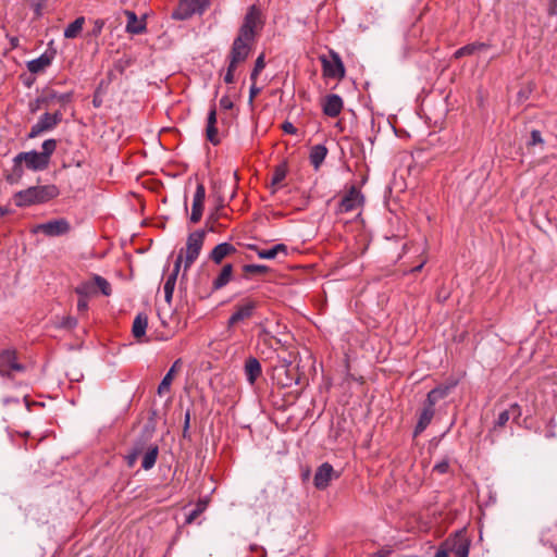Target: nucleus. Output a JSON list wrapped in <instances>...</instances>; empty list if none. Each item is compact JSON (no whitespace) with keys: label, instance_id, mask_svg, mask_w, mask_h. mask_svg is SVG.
<instances>
[{"label":"nucleus","instance_id":"obj_50","mask_svg":"<svg viewBox=\"0 0 557 557\" xmlns=\"http://www.w3.org/2000/svg\"><path fill=\"white\" fill-rule=\"evenodd\" d=\"M282 128L286 134L294 135L297 133V128L290 122L283 123Z\"/></svg>","mask_w":557,"mask_h":557},{"label":"nucleus","instance_id":"obj_25","mask_svg":"<svg viewBox=\"0 0 557 557\" xmlns=\"http://www.w3.org/2000/svg\"><path fill=\"white\" fill-rule=\"evenodd\" d=\"M250 249H253L261 259H274L278 253L287 255V246L284 244H277L270 249H260L252 245Z\"/></svg>","mask_w":557,"mask_h":557},{"label":"nucleus","instance_id":"obj_9","mask_svg":"<svg viewBox=\"0 0 557 557\" xmlns=\"http://www.w3.org/2000/svg\"><path fill=\"white\" fill-rule=\"evenodd\" d=\"M253 42L255 41L251 39L244 38L242 35H237L231 51L230 62L232 63V66H237L247 59Z\"/></svg>","mask_w":557,"mask_h":557},{"label":"nucleus","instance_id":"obj_57","mask_svg":"<svg viewBox=\"0 0 557 557\" xmlns=\"http://www.w3.org/2000/svg\"><path fill=\"white\" fill-rule=\"evenodd\" d=\"M203 132H205L206 138L209 139V116L207 117V123H206Z\"/></svg>","mask_w":557,"mask_h":557},{"label":"nucleus","instance_id":"obj_54","mask_svg":"<svg viewBox=\"0 0 557 557\" xmlns=\"http://www.w3.org/2000/svg\"><path fill=\"white\" fill-rule=\"evenodd\" d=\"M220 102L224 109H231L233 107V102L228 98H222Z\"/></svg>","mask_w":557,"mask_h":557},{"label":"nucleus","instance_id":"obj_62","mask_svg":"<svg viewBox=\"0 0 557 557\" xmlns=\"http://www.w3.org/2000/svg\"><path fill=\"white\" fill-rule=\"evenodd\" d=\"M8 213V210L3 207H0V218L4 216Z\"/></svg>","mask_w":557,"mask_h":557},{"label":"nucleus","instance_id":"obj_58","mask_svg":"<svg viewBox=\"0 0 557 557\" xmlns=\"http://www.w3.org/2000/svg\"><path fill=\"white\" fill-rule=\"evenodd\" d=\"M96 24H97V26H96L95 32H96V33H100V32H101V29H102V26H103V22H99V21H98Z\"/></svg>","mask_w":557,"mask_h":557},{"label":"nucleus","instance_id":"obj_44","mask_svg":"<svg viewBox=\"0 0 557 557\" xmlns=\"http://www.w3.org/2000/svg\"><path fill=\"white\" fill-rule=\"evenodd\" d=\"M214 123H215V112L211 111V136H210L211 145L219 144V139L216 138V129L214 127Z\"/></svg>","mask_w":557,"mask_h":557},{"label":"nucleus","instance_id":"obj_35","mask_svg":"<svg viewBox=\"0 0 557 557\" xmlns=\"http://www.w3.org/2000/svg\"><path fill=\"white\" fill-rule=\"evenodd\" d=\"M207 506H208V500L207 499H200L196 504V506L191 510H189L187 512L185 522L187 524L194 523L198 519V517L206 511Z\"/></svg>","mask_w":557,"mask_h":557},{"label":"nucleus","instance_id":"obj_1","mask_svg":"<svg viewBox=\"0 0 557 557\" xmlns=\"http://www.w3.org/2000/svg\"><path fill=\"white\" fill-rule=\"evenodd\" d=\"M207 227H209V219L206 221L205 228L189 231L185 247L178 252L175 263L176 270L180 268V263L184 262V269L186 271L198 259L207 238Z\"/></svg>","mask_w":557,"mask_h":557},{"label":"nucleus","instance_id":"obj_2","mask_svg":"<svg viewBox=\"0 0 557 557\" xmlns=\"http://www.w3.org/2000/svg\"><path fill=\"white\" fill-rule=\"evenodd\" d=\"M58 195L59 189L55 185H39L17 191L14 194L13 199L17 207H28L47 202L55 198Z\"/></svg>","mask_w":557,"mask_h":557},{"label":"nucleus","instance_id":"obj_59","mask_svg":"<svg viewBox=\"0 0 557 557\" xmlns=\"http://www.w3.org/2000/svg\"><path fill=\"white\" fill-rule=\"evenodd\" d=\"M40 108H45V106H44V104H39V103H38V99H37V100H36V104H35V107H33V108H32V111L34 112V111H36V110H38V109H40Z\"/></svg>","mask_w":557,"mask_h":557},{"label":"nucleus","instance_id":"obj_12","mask_svg":"<svg viewBox=\"0 0 557 557\" xmlns=\"http://www.w3.org/2000/svg\"><path fill=\"white\" fill-rule=\"evenodd\" d=\"M205 199L206 187L202 183H199L193 197L191 212L188 218L190 224H197L200 222L205 210Z\"/></svg>","mask_w":557,"mask_h":557},{"label":"nucleus","instance_id":"obj_42","mask_svg":"<svg viewBox=\"0 0 557 557\" xmlns=\"http://www.w3.org/2000/svg\"><path fill=\"white\" fill-rule=\"evenodd\" d=\"M243 270L246 274L261 275L267 273L269 271V268L263 264H246L244 265Z\"/></svg>","mask_w":557,"mask_h":557},{"label":"nucleus","instance_id":"obj_60","mask_svg":"<svg viewBox=\"0 0 557 557\" xmlns=\"http://www.w3.org/2000/svg\"><path fill=\"white\" fill-rule=\"evenodd\" d=\"M423 264H424V262L420 263L419 265H417L416 268H413L411 271H412V272H419V271H421V269L423 268Z\"/></svg>","mask_w":557,"mask_h":557},{"label":"nucleus","instance_id":"obj_49","mask_svg":"<svg viewBox=\"0 0 557 557\" xmlns=\"http://www.w3.org/2000/svg\"><path fill=\"white\" fill-rule=\"evenodd\" d=\"M237 66H232V63L230 62L228 69L224 75L225 83H233L234 81V71Z\"/></svg>","mask_w":557,"mask_h":557},{"label":"nucleus","instance_id":"obj_45","mask_svg":"<svg viewBox=\"0 0 557 557\" xmlns=\"http://www.w3.org/2000/svg\"><path fill=\"white\" fill-rule=\"evenodd\" d=\"M448 469H449V463L447 460H443L441 462H437L434 468H433V471L440 473V474H444L446 472H448Z\"/></svg>","mask_w":557,"mask_h":557},{"label":"nucleus","instance_id":"obj_38","mask_svg":"<svg viewBox=\"0 0 557 557\" xmlns=\"http://www.w3.org/2000/svg\"><path fill=\"white\" fill-rule=\"evenodd\" d=\"M175 283H176V273L168 276V278L164 283V286H163L164 298L168 304H171V301H172Z\"/></svg>","mask_w":557,"mask_h":557},{"label":"nucleus","instance_id":"obj_21","mask_svg":"<svg viewBox=\"0 0 557 557\" xmlns=\"http://www.w3.org/2000/svg\"><path fill=\"white\" fill-rule=\"evenodd\" d=\"M434 417V406H431L425 401V405L420 413L418 423L414 428V435L422 433L428 425L431 423Z\"/></svg>","mask_w":557,"mask_h":557},{"label":"nucleus","instance_id":"obj_22","mask_svg":"<svg viewBox=\"0 0 557 557\" xmlns=\"http://www.w3.org/2000/svg\"><path fill=\"white\" fill-rule=\"evenodd\" d=\"M236 252V248L230 243H222L216 245L211 250V260L215 263H221L222 260Z\"/></svg>","mask_w":557,"mask_h":557},{"label":"nucleus","instance_id":"obj_36","mask_svg":"<svg viewBox=\"0 0 557 557\" xmlns=\"http://www.w3.org/2000/svg\"><path fill=\"white\" fill-rule=\"evenodd\" d=\"M85 24V17L79 16L74 22H72L64 30L65 38H76L79 33L83 30V26Z\"/></svg>","mask_w":557,"mask_h":557},{"label":"nucleus","instance_id":"obj_53","mask_svg":"<svg viewBox=\"0 0 557 557\" xmlns=\"http://www.w3.org/2000/svg\"><path fill=\"white\" fill-rule=\"evenodd\" d=\"M20 178H17V171H15V168L13 169V173L7 176V181L10 184L16 183Z\"/></svg>","mask_w":557,"mask_h":557},{"label":"nucleus","instance_id":"obj_48","mask_svg":"<svg viewBox=\"0 0 557 557\" xmlns=\"http://www.w3.org/2000/svg\"><path fill=\"white\" fill-rule=\"evenodd\" d=\"M257 81L252 82L251 86H250V91H249V102L252 103L255 97L261 91V89L257 86L256 84Z\"/></svg>","mask_w":557,"mask_h":557},{"label":"nucleus","instance_id":"obj_15","mask_svg":"<svg viewBox=\"0 0 557 557\" xmlns=\"http://www.w3.org/2000/svg\"><path fill=\"white\" fill-rule=\"evenodd\" d=\"M72 92L60 94L53 89H46L38 97V103L44 104L45 108H50L53 104L66 106L72 100Z\"/></svg>","mask_w":557,"mask_h":557},{"label":"nucleus","instance_id":"obj_51","mask_svg":"<svg viewBox=\"0 0 557 557\" xmlns=\"http://www.w3.org/2000/svg\"><path fill=\"white\" fill-rule=\"evenodd\" d=\"M87 297H79L78 299V302H77V309L78 311L81 312H85L88 308V302H87Z\"/></svg>","mask_w":557,"mask_h":557},{"label":"nucleus","instance_id":"obj_30","mask_svg":"<svg viewBox=\"0 0 557 557\" xmlns=\"http://www.w3.org/2000/svg\"><path fill=\"white\" fill-rule=\"evenodd\" d=\"M327 154V149L323 145H315L310 150V162L315 170H318L323 163Z\"/></svg>","mask_w":557,"mask_h":557},{"label":"nucleus","instance_id":"obj_18","mask_svg":"<svg viewBox=\"0 0 557 557\" xmlns=\"http://www.w3.org/2000/svg\"><path fill=\"white\" fill-rule=\"evenodd\" d=\"M183 362L182 359H177L174 361L168 373L162 379L161 383L158 386V394L160 396L170 392V386L175 377V375L182 370Z\"/></svg>","mask_w":557,"mask_h":557},{"label":"nucleus","instance_id":"obj_56","mask_svg":"<svg viewBox=\"0 0 557 557\" xmlns=\"http://www.w3.org/2000/svg\"><path fill=\"white\" fill-rule=\"evenodd\" d=\"M45 2L46 0H38L35 4V10L38 14L40 13L41 8L45 5Z\"/></svg>","mask_w":557,"mask_h":557},{"label":"nucleus","instance_id":"obj_55","mask_svg":"<svg viewBox=\"0 0 557 557\" xmlns=\"http://www.w3.org/2000/svg\"><path fill=\"white\" fill-rule=\"evenodd\" d=\"M434 557H449V554L447 553V550L442 545L441 548L437 550V553L435 554Z\"/></svg>","mask_w":557,"mask_h":557},{"label":"nucleus","instance_id":"obj_29","mask_svg":"<svg viewBox=\"0 0 557 557\" xmlns=\"http://www.w3.org/2000/svg\"><path fill=\"white\" fill-rule=\"evenodd\" d=\"M159 455V447L156 444H149L145 454L143 455L141 467L145 470H150L157 461Z\"/></svg>","mask_w":557,"mask_h":557},{"label":"nucleus","instance_id":"obj_14","mask_svg":"<svg viewBox=\"0 0 557 557\" xmlns=\"http://www.w3.org/2000/svg\"><path fill=\"white\" fill-rule=\"evenodd\" d=\"M258 302L251 299H244L236 305L234 313L228 319V325H235L238 322L250 319L257 308Z\"/></svg>","mask_w":557,"mask_h":557},{"label":"nucleus","instance_id":"obj_8","mask_svg":"<svg viewBox=\"0 0 557 557\" xmlns=\"http://www.w3.org/2000/svg\"><path fill=\"white\" fill-rule=\"evenodd\" d=\"M62 121V113L57 111L54 113H45L34 124L28 134L29 138H35L44 133L50 132L55 128Z\"/></svg>","mask_w":557,"mask_h":557},{"label":"nucleus","instance_id":"obj_3","mask_svg":"<svg viewBox=\"0 0 557 557\" xmlns=\"http://www.w3.org/2000/svg\"><path fill=\"white\" fill-rule=\"evenodd\" d=\"M263 24L264 22L262 20L261 11L253 4L248 9L245 15L238 35L255 41L258 33L262 29Z\"/></svg>","mask_w":557,"mask_h":557},{"label":"nucleus","instance_id":"obj_24","mask_svg":"<svg viewBox=\"0 0 557 557\" xmlns=\"http://www.w3.org/2000/svg\"><path fill=\"white\" fill-rule=\"evenodd\" d=\"M127 18L126 32L129 34H141L146 30V24L144 21L138 20L137 15L133 11H125Z\"/></svg>","mask_w":557,"mask_h":557},{"label":"nucleus","instance_id":"obj_28","mask_svg":"<svg viewBox=\"0 0 557 557\" xmlns=\"http://www.w3.org/2000/svg\"><path fill=\"white\" fill-rule=\"evenodd\" d=\"M147 325H148V317L145 313H138L135 317L133 326H132L133 336L137 341H141V338L145 336Z\"/></svg>","mask_w":557,"mask_h":557},{"label":"nucleus","instance_id":"obj_16","mask_svg":"<svg viewBox=\"0 0 557 557\" xmlns=\"http://www.w3.org/2000/svg\"><path fill=\"white\" fill-rule=\"evenodd\" d=\"M337 476L338 475H335L332 465L324 462L317 469L313 478V484L318 490H325L330 482Z\"/></svg>","mask_w":557,"mask_h":557},{"label":"nucleus","instance_id":"obj_32","mask_svg":"<svg viewBox=\"0 0 557 557\" xmlns=\"http://www.w3.org/2000/svg\"><path fill=\"white\" fill-rule=\"evenodd\" d=\"M148 445L145 441H138L134 444L131 453L126 456L128 467L135 466L138 457H143Z\"/></svg>","mask_w":557,"mask_h":557},{"label":"nucleus","instance_id":"obj_37","mask_svg":"<svg viewBox=\"0 0 557 557\" xmlns=\"http://www.w3.org/2000/svg\"><path fill=\"white\" fill-rule=\"evenodd\" d=\"M75 292L82 297H89L91 295H95L97 293L95 276L89 281L81 283L75 288Z\"/></svg>","mask_w":557,"mask_h":557},{"label":"nucleus","instance_id":"obj_4","mask_svg":"<svg viewBox=\"0 0 557 557\" xmlns=\"http://www.w3.org/2000/svg\"><path fill=\"white\" fill-rule=\"evenodd\" d=\"M15 163V171H17V178H21L23 170L22 163L33 171H42L48 168L49 162L37 151L20 152L13 159Z\"/></svg>","mask_w":557,"mask_h":557},{"label":"nucleus","instance_id":"obj_26","mask_svg":"<svg viewBox=\"0 0 557 557\" xmlns=\"http://www.w3.org/2000/svg\"><path fill=\"white\" fill-rule=\"evenodd\" d=\"M52 62V58L47 53L41 54L39 58L27 62V69L33 74L42 73Z\"/></svg>","mask_w":557,"mask_h":557},{"label":"nucleus","instance_id":"obj_43","mask_svg":"<svg viewBox=\"0 0 557 557\" xmlns=\"http://www.w3.org/2000/svg\"><path fill=\"white\" fill-rule=\"evenodd\" d=\"M286 168L284 165H278L275 168L273 176H272V185H278L286 177Z\"/></svg>","mask_w":557,"mask_h":557},{"label":"nucleus","instance_id":"obj_11","mask_svg":"<svg viewBox=\"0 0 557 557\" xmlns=\"http://www.w3.org/2000/svg\"><path fill=\"white\" fill-rule=\"evenodd\" d=\"M13 371H24V366L16 360L15 350H1L0 351V375L11 377Z\"/></svg>","mask_w":557,"mask_h":557},{"label":"nucleus","instance_id":"obj_61","mask_svg":"<svg viewBox=\"0 0 557 557\" xmlns=\"http://www.w3.org/2000/svg\"><path fill=\"white\" fill-rule=\"evenodd\" d=\"M189 424V412H186L185 414V430L188 428Z\"/></svg>","mask_w":557,"mask_h":557},{"label":"nucleus","instance_id":"obj_20","mask_svg":"<svg viewBox=\"0 0 557 557\" xmlns=\"http://www.w3.org/2000/svg\"><path fill=\"white\" fill-rule=\"evenodd\" d=\"M213 189H214V201L211 199V206L212 205L214 206L215 214L218 218L225 216L226 215L225 205H226V201H227V198L230 197V195L225 194V191L223 190L222 184H219L218 187L214 185Z\"/></svg>","mask_w":557,"mask_h":557},{"label":"nucleus","instance_id":"obj_5","mask_svg":"<svg viewBox=\"0 0 557 557\" xmlns=\"http://www.w3.org/2000/svg\"><path fill=\"white\" fill-rule=\"evenodd\" d=\"M319 59L325 77L342 79L345 76V66L338 53L331 50L329 55H321Z\"/></svg>","mask_w":557,"mask_h":557},{"label":"nucleus","instance_id":"obj_6","mask_svg":"<svg viewBox=\"0 0 557 557\" xmlns=\"http://www.w3.org/2000/svg\"><path fill=\"white\" fill-rule=\"evenodd\" d=\"M442 545L449 554V557H468L469 555L470 541L462 531L446 539Z\"/></svg>","mask_w":557,"mask_h":557},{"label":"nucleus","instance_id":"obj_47","mask_svg":"<svg viewBox=\"0 0 557 557\" xmlns=\"http://www.w3.org/2000/svg\"><path fill=\"white\" fill-rule=\"evenodd\" d=\"M529 144L530 145L543 144V138L541 136L540 131L534 129L531 132V139H530Z\"/></svg>","mask_w":557,"mask_h":557},{"label":"nucleus","instance_id":"obj_39","mask_svg":"<svg viewBox=\"0 0 557 557\" xmlns=\"http://www.w3.org/2000/svg\"><path fill=\"white\" fill-rule=\"evenodd\" d=\"M41 148L42 151L39 153L47 160V162H49L51 154L57 148V141L54 139H47L42 143Z\"/></svg>","mask_w":557,"mask_h":557},{"label":"nucleus","instance_id":"obj_41","mask_svg":"<svg viewBox=\"0 0 557 557\" xmlns=\"http://www.w3.org/2000/svg\"><path fill=\"white\" fill-rule=\"evenodd\" d=\"M264 53H261L257 60H256V63H255V67L250 74V79L251 82H255L257 81L259 74L263 71L264 66H265V61H264Z\"/></svg>","mask_w":557,"mask_h":557},{"label":"nucleus","instance_id":"obj_33","mask_svg":"<svg viewBox=\"0 0 557 557\" xmlns=\"http://www.w3.org/2000/svg\"><path fill=\"white\" fill-rule=\"evenodd\" d=\"M233 267L231 263H226L220 271L219 275L213 282V287L220 289L224 287L232 278Z\"/></svg>","mask_w":557,"mask_h":557},{"label":"nucleus","instance_id":"obj_63","mask_svg":"<svg viewBox=\"0 0 557 557\" xmlns=\"http://www.w3.org/2000/svg\"><path fill=\"white\" fill-rule=\"evenodd\" d=\"M213 215H214V214L211 212V220L213 219ZM210 230H211V232H214V226H213V223H212V222H211Z\"/></svg>","mask_w":557,"mask_h":557},{"label":"nucleus","instance_id":"obj_10","mask_svg":"<svg viewBox=\"0 0 557 557\" xmlns=\"http://www.w3.org/2000/svg\"><path fill=\"white\" fill-rule=\"evenodd\" d=\"M363 196L356 186H351L338 203L337 213H349L361 207Z\"/></svg>","mask_w":557,"mask_h":557},{"label":"nucleus","instance_id":"obj_27","mask_svg":"<svg viewBox=\"0 0 557 557\" xmlns=\"http://www.w3.org/2000/svg\"><path fill=\"white\" fill-rule=\"evenodd\" d=\"M454 386H455V384H450V385H441V386L433 388L432 391H430L428 393L425 401L428 404H430L431 406H435V404L437 401H440L441 399L448 396V394L450 393V391Z\"/></svg>","mask_w":557,"mask_h":557},{"label":"nucleus","instance_id":"obj_31","mask_svg":"<svg viewBox=\"0 0 557 557\" xmlns=\"http://www.w3.org/2000/svg\"><path fill=\"white\" fill-rule=\"evenodd\" d=\"M208 278H209V273L202 267L200 273L195 278L196 292L199 295V297L202 299H205L209 296V293L207 289Z\"/></svg>","mask_w":557,"mask_h":557},{"label":"nucleus","instance_id":"obj_7","mask_svg":"<svg viewBox=\"0 0 557 557\" xmlns=\"http://www.w3.org/2000/svg\"><path fill=\"white\" fill-rule=\"evenodd\" d=\"M209 0H180L177 8L172 13L175 20H187L194 14H202Z\"/></svg>","mask_w":557,"mask_h":557},{"label":"nucleus","instance_id":"obj_13","mask_svg":"<svg viewBox=\"0 0 557 557\" xmlns=\"http://www.w3.org/2000/svg\"><path fill=\"white\" fill-rule=\"evenodd\" d=\"M71 225L65 219L51 220L36 226L35 232L44 233L47 236L54 237L65 235L70 232Z\"/></svg>","mask_w":557,"mask_h":557},{"label":"nucleus","instance_id":"obj_17","mask_svg":"<svg viewBox=\"0 0 557 557\" xmlns=\"http://www.w3.org/2000/svg\"><path fill=\"white\" fill-rule=\"evenodd\" d=\"M521 416V408L518 404H512L508 409L499 412L494 425L491 430L492 434H495L499 429L504 428L510 419L517 420Z\"/></svg>","mask_w":557,"mask_h":557},{"label":"nucleus","instance_id":"obj_19","mask_svg":"<svg viewBox=\"0 0 557 557\" xmlns=\"http://www.w3.org/2000/svg\"><path fill=\"white\" fill-rule=\"evenodd\" d=\"M343 109V99L335 94L325 97L323 113L330 117H336Z\"/></svg>","mask_w":557,"mask_h":557},{"label":"nucleus","instance_id":"obj_40","mask_svg":"<svg viewBox=\"0 0 557 557\" xmlns=\"http://www.w3.org/2000/svg\"><path fill=\"white\" fill-rule=\"evenodd\" d=\"M97 290L99 289L104 296H110L112 293L110 283L100 275H95Z\"/></svg>","mask_w":557,"mask_h":557},{"label":"nucleus","instance_id":"obj_46","mask_svg":"<svg viewBox=\"0 0 557 557\" xmlns=\"http://www.w3.org/2000/svg\"><path fill=\"white\" fill-rule=\"evenodd\" d=\"M77 324V321L73 317H65L63 318L62 322L60 323L61 327L65 329H73Z\"/></svg>","mask_w":557,"mask_h":557},{"label":"nucleus","instance_id":"obj_52","mask_svg":"<svg viewBox=\"0 0 557 557\" xmlns=\"http://www.w3.org/2000/svg\"><path fill=\"white\" fill-rule=\"evenodd\" d=\"M548 14L556 15L557 14V0H552L548 7Z\"/></svg>","mask_w":557,"mask_h":557},{"label":"nucleus","instance_id":"obj_23","mask_svg":"<svg viewBox=\"0 0 557 557\" xmlns=\"http://www.w3.org/2000/svg\"><path fill=\"white\" fill-rule=\"evenodd\" d=\"M261 364L258 359L250 357L245 362V374L250 384H255L257 379L261 375Z\"/></svg>","mask_w":557,"mask_h":557},{"label":"nucleus","instance_id":"obj_64","mask_svg":"<svg viewBox=\"0 0 557 557\" xmlns=\"http://www.w3.org/2000/svg\"><path fill=\"white\" fill-rule=\"evenodd\" d=\"M184 209H185V211H187V202L186 201H185Z\"/></svg>","mask_w":557,"mask_h":557},{"label":"nucleus","instance_id":"obj_34","mask_svg":"<svg viewBox=\"0 0 557 557\" xmlns=\"http://www.w3.org/2000/svg\"><path fill=\"white\" fill-rule=\"evenodd\" d=\"M487 48H488V46L484 42H472V44L466 45V46L459 48L458 50H456L454 55L456 59H460L465 55H471L478 51H481V50H484Z\"/></svg>","mask_w":557,"mask_h":557}]
</instances>
